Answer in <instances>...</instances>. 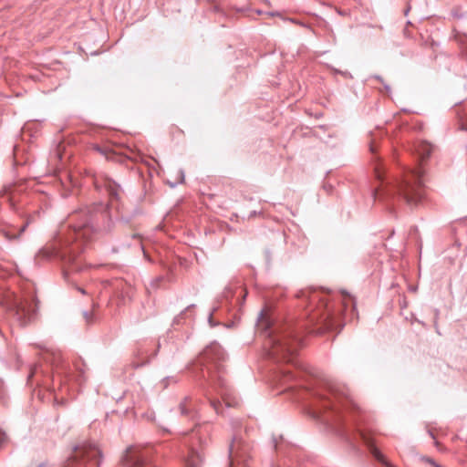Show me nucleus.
Instances as JSON below:
<instances>
[{
	"mask_svg": "<svg viewBox=\"0 0 467 467\" xmlns=\"http://www.w3.org/2000/svg\"><path fill=\"white\" fill-rule=\"evenodd\" d=\"M241 441L234 437L229 447L230 467H238L239 462L242 460L239 451Z\"/></svg>",
	"mask_w": 467,
	"mask_h": 467,
	"instance_id": "obj_12",
	"label": "nucleus"
},
{
	"mask_svg": "<svg viewBox=\"0 0 467 467\" xmlns=\"http://www.w3.org/2000/svg\"><path fill=\"white\" fill-rule=\"evenodd\" d=\"M94 185L99 191L105 190L111 198L119 197V185L107 176H96Z\"/></svg>",
	"mask_w": 467,
	"mask_h": 467,
	"instance_id": "obj_10",
	"label": "nucleus"
},
{
	"mask_svg": "<svg viewBox=\"0 0 467 467\" xmlns=\"http://www.w3.org/2000/svg\"><path fill=\"white\" fill-rule=\"evenodd\" d=\"M423 170L420 167L408 170L403 177L391 186L377 188L373 192L375 199L399 196L410 206L418 205L424 196Z\"/></svg>",
	"mask_w": 467,
	"mask_h": 467,
	"instance_id": "obj_4",
	"label": "nucleus"
},
{
	"mask_svg": "<svg viewBox=\"0 0 467 467\" xmlns=\"http://www.w3.org/2000/svg\"><path fill=\"white\" fill-rule=\"evenodd\" d=\"M317 398L325 410H339V407L348 408L355 406L354 402L347 395L335 389L328 390L327 394H317Z\"/></svg>",
	"mask_w": 467,
	"mask_h": 467,
	"instance_id": "obj_8",
	"label": "nucleus"
},
{
	"mask_svg": "<svg viewBox=\"0 0 467 467\" xmlns=\"http://www.w3.org/2000/svg\"><path fill=\"white\" fill-rule=\"evenodd\" d=\"M85 317L87 319L88 318V314L87 312L85 313Z\"/></svg>",
	"mask_w": 467,
	"mask_h": 467,
	"instance_id": "obj_22",
	"label": "nucleus"
},
{
	"mask_svg": "<svg viewBox=\"0 0 467 467\" xmlns=\"http://www.w3.org/2000/svg\"><path fill=\"white\" fill-rule=\"evenodd\" d=\"M426 462H429L430 464L433 465L434 467H442V466L437 464L433 460H431L430 458H427Z\"/></svg>",
	"mask_w": 467,
	"mask_h": 467,
	"instance_id": "obj_20",
	"label": "nucleus"
},
{
	"mask_svg": "<svg viewBox=\"0 0 467 467\" xmlns=\"http://www.w3.org/2000/svg\"><path fill=\"white\" fill-rule=\"evenodd\" d=\"M360 436L364 441V443L368 448L370 453L374 456V458L384 464L387 467H395L390 462L387 461L385 456L380 452V451L375 446L373 440L366 435L365 433L361 432Z\"/></svg>",
	"mask_w": 467,
	"mask_h": 467,
	"instance_id": "obj_11",
	"label": "nucleus"
},
{
	"mask_svg": "<svg viewBox=\"0 0 467 467\" xmlns=\"http://www.w3.org/2000/svg\"><path fill=\"white\" fill-rule=\"evenodd\" d=\"M2 305L20 327H25L36 317L37 303L31 296H21L12 291L4 294Z\"/></svg>",
	"mask_w": 467,
	"mask_h": 467,
	"instance_id": "obj_5",
	"label": "nucleus"
},
{
	"mask_svg": "<svg viewBox=\"0 0 467 467\" xmlns=\"http://www.w3.org/2000/svg\"><path fill=\"white\" fill-rule=\"evenodd\" d=\"M430 435H431L432 438H434V436H433V434H432V432H431V431H430Z\"/></svg>",
	"mask_w": 467,
	"mask_h": 467,
	"instance_id": "obj_24",
	"label": "nucleus"
},
{
	"mask_svg": "<svg viewBox=\"0 0 467 467\" xmlns=\"http://www.w3.org/2000/svg\"><path fill=\"white\" fill-rule=\"evenodd\" d=\"M310 414L313 418H315L317 420L322 419V411H321V409H319V408L312 410Z\"/></svg>",
	"mask_w": 467,
	"mask_h": 467,
	"instance_id": "obj_17",
	"label": "nucleus"
},
{
	"mask_svg": "<svg viewBox=\"0 0 467 467\" xmlns=\"http://www.w3.org/2000/svg\"><path fill=\"white\" fill-rule=\"evenodd\" d=\"M302 297L307 301V314L310 321L320 327L317 333L336 329L340 326V316L346 311L348 304L354 306L349 295H342V306L337 310L334 306L328 304V295L321 290L304 292Z\"/></svg>",
	"mask_w": 467,
	"mask_h": 467,
	"instance_id": "obj_2",
	"label": "nucleus"
},
{
	"mask_svg": "<svg viewBox=\"0 0 467 467\" xmlns=\"http://www.w3.org/2000/svg\"><path fill=\"white\" fill-rule=\"evenodd\" d=\"M202 456L201 452L193 448L190 449L185 460L186 467H202Z\"/></svg>",
	"mask_w": 467,
	"mask_h": 467,
	"instance_id": "obj_13",
	"label": "nucleus"
},
{
	"mask_svg": "<svg viewBox=\"0 0 467 467\" xmlns=\"http://www.w3.org/2000/svg\"><path fill=\"white\" fill-rule=\"evenodd\" d=\"M287 377H289V378H291V377H292V376H291V372H288V373H287Z\"/></svg>",
	"mask_w": 467,
	"mask_h": 467,
	"instance_id": "obj_23",
	"label": "nucleus"
},
{
	"mask_svg": "<svg viewBox=\"0 0 467 467\" xmlns=\"http://www.w3.org/2000/svg\"><path fill=\"white\" fill-rule=\"evenodd\" d=\"M82 294H85V291L82 288L78 289Z\"/></svg>",
	"mask_w": 467,
	"mask_h": 467,
	"instance_id": "obj_21",
	"label": "nucleus"
},
{
	"mask_svg": "<svg viewBox=\"0 0 467 467\" xmlns=\"http://www.w3.org/2000/svg\"><path fill=\"white\" fill-rule=\"evenodd\" d=\"M192 409V400L189 397L184 398V400L180 403V410L182 414H188Z\"/></svg>",
	"mask_w": 467,
	"mask_h": 467,
	"instance_id": "obj_15",
	"label": "nucleus"
},
{
	"mask_svg": "<svg viewBox=\"0 0 467 467\" xmlns=\"http://www.w3.org/2000/svg\"><path fill=\"white\" fill-rule=\"evenodd\" d=\"M101 451L92 443L83 444L75 448L73 454L68 458L66 467H86L88 463L94 467L100 464Z\"/></svg>",
	"mask_w": 467,
	"mask_h": 467,
	"instance_id": "obj_7",
	"label": "nucleus"
},
{
	"mask_svg": "<svg viewBox=\"0 0 467 467\" xmlns=\"http://www.w3.org/2000/svg\"><path fill=\"white\" fill-rule=\"evenodd\" d=\"M80 220L74 224L62 249L55 248L52 251L41 250L38 256L49 259L59 256L66 263L72 265L71 270L78 268L74 265L76 256L83 251L84 242L89 240L94 233H109L112 230L113 222L108 211V205L94 204L92 208L79 211L76 215Z\"/></svg>",
	"mask_w": 467,
	"mask_h": 467,
	"instance_id": "obj_1",
	"label": "nucleus"
},
{
	"mask_svg": "<svg viewBox=\"0 0 467 467\" xmlns=\"http://www.w3.org/2000/svg\"><path fill=\"white\" fill-rule=\"evenodd\" d=\"M374 173H375V177L377 178V180L383 181L384 171H383V167L381 166V164L379 162H377L375 164Z\"/></svg>",
	"mask_w": 467,
	"mask_h": 467,
	"instance_id": "obj_16",
	"label": "nucleus"
},
{
	"mask_svg": "<svg viewBox=\"0 0 467 467\" xmlns=\"http://www.w3.org/2000/svg\"><path fill=\"white\" fill-rule=\"evenodd\" d=\"M124 467H153L147 460V455L137 446H130L126 450L123 457Z\"/></svg>",
	"mask_w": 467,
	"mask_h": 467,
	"instance_id": "obj_9",
	"label": "nucleus"
},
{
	"mask_svg": "<svg viewBox=\"0 0 467 467\" xmlns=\"http://www.w3.org/2000/svg\"><path fill=\"white\" fill-rule=\"evenodd\" d=\"M416 151L421 161L428 159L432 151V146L426 141H420L416 145Z\"/></svg>",
	"mask_w": 467,
	"mask_h": 467,
	"instance_id": "obj_14",
	"label": "nucleus"
},
{
	"mask_svg": "<svg viewBox=\"0 0 467 467\" xmlns=\"http://www.w3.org/2000/svg\"><path fill=\"white\" fill-rule=\"evenodd\" d=\"M164 387H167L170 382H177V379L174 377H167L163 379Z\"/></svg>",
	"mask_w": 467,
	"mask_h": 467,
	"instance_id": "obj_19",
	"label": "nucleus"
},
{
	"mask_svg": "<svg viewBox=\"0 0 467 467\" xmlns=\"http://www.w3.org/2000/svg\"><path fill=\"white\" fill-rule=\"evenodd\" d=\"M225 355L222 348L217 344L209 346L202 354L200 362L207 370L209 379L212 381H215V376H217L218 384L221 387L224 386V380L223 379V367L221 364L224 360Z\"/></svg>",
	"mask_w": 467,
	"mask_h": 467,
	"instance_id": "obj_6",
	"label": "nucleus"
},
{
	"mask_svg": "<svg viewBox=\"0 0 467 467\" xmlns=\"http://www.w3.org/2000/svg\"><path fill=\"white\" fill-rule=\"evenodd\" d=\"M258 327L264 330L268 337V355L276 361L292 363L301 344V339L289 326H274L263 312L260 313Z\"/></svg>",
	"mask_w": 467,
	"mask_h": 467,
	"instance_id": "obj_3",
	"label": "nucleus"
},
{
	"mask_svg": "<svg viewBox=\"0 0 467 467\" xmlns=\"http://www.w3.org/2000/svg\"><path fill=\"white\" fill-rule=\"evenodd\" d=\"M211 406L214 409L217 414L220 413V408L222 407V404L219 400H211Z\"/></svg>",
	"mask_w": 467,
	"mask_h": 467,
	"instance_id": "obj_18",
	"label": "nucleus"
}]
</instances>
